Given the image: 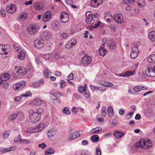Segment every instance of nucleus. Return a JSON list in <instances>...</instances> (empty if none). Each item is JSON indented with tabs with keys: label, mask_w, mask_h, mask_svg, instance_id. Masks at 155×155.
<instances>
[{
	"label": "nucleus",
	"mask_w": 155,
	"mask_h": 155,
	"mask_svg": "<svg viewBox=\"0 0 155 155\" xmlns=\"http://www.w3.org/2000/svg\"><path fill=\"white\" fill-rule=\"evenodd\" d=\"M17 117L16 114H14L9 116V119L11 121L14 120Z\"/></svg>",
	"instance_id": "09e8293b"
},
{
	"label": "nucleus",
	"mask_w": 155,
	"mask_h": 155,
	"mask_svg": "<svg viewBox=\"0 0 155 155\" xmlns=\"http://www.w3.org/2000/svg\"><path fill=\"white\" fill-rule=\"evenodd\" d=\"M148 61L150 63L155 62V54H152L149 55L147 58Z\"/></svg>",
	"instance_id": "cd10ccee"
},
{
	"label": "nucleus",
	"mask_w": 155,
	"mask_h": 155,
	"mask_svg": "<svg viewBox=\"0 0 155 155\" xmlns=\"http://www.w3.org/2000/svg\"><path fill=\"white\" fill-rule=\"evenodd\" d=\"M17 120H22L24 119V116L22 112H19L16 114Z\"/></svg>",
	"instance_id": "2f4dec72"
},
{
	"label": "nucleus",
	"mask_w": 155,
	"mask_h": 155,
	"mask_svg": "<svg viewBox=\"0 0 155 155\" xmlns=\"http://www.w3.org/2000/svg\"><path fill=\"white\" fill-rule=\"evenodd\" d=\"M1 77L3 81H6L9 79L10 77V75L9 73H5L2 74Z\"/></svg>",
	"instance_id": "a878e982"
},
{
	"label": "nucleus",
	"mask_w": 155,
	"mask_h": 155,
	"mask_svg": "<svg viewBox=\"0 0 155 155\" xmlns=\"http://www.w3.org/2000/svg\"><path fill=\"white\" fill-rule=\"evenodd\" d=\"M35 46L38 48H42L44 45L43 40L39 39H36L34 42Z\"/></svg>",
	"instance_id": "4468645a"
},
{
	"label": "nucleus",
	"mask_w": 155,
	"mask_h": 155,
	"mask_svg": "<svg viewBox=\"0 0 155 155\" xmlns=\"http://www.w3.org/2000/svg\"><path fill=\"white\" fill-rule=\"evenodd\" d=\"M107 52V51L103 47H101L99 50V54L102 56H104Z\"/></svg>",
	"instance_id": "c756f323"
},
{
	"label": "nucleus",
	"mask_w": 155,
	"mask_h": 155,
	"mask_svg": "<svg viewBox=\"0 0 155 155\" xmlns=\"http://www.w3.org/2000/svg\"><path fill=\"white\" fill-rule=\"evenodd\" d=\"M76 44V41L74 39H73L68 41L65 45V48L69 49L74 47Z\"/></svg>",
	"instance_id": "f8f14e48"
},
{
	"label": "nucleus",
	"mask_w": 155,
	"mask_h": 155,
	"mask_svg": "<svg viewBox=\"0 0 155 155\" xmlns=\"http://www.w3.org/2000/svg\"><path fill=\"white\" fill-rule=\"evenodd\" d=\"M137 5L140 7L145 6L146 4L144 0H138L137 2Z\"/></svg>",
	"instance_id": "e433bc0d"
},
{
	"label": "nucleus",
	"mask_w": 155,
	"mask_h": 155,
	"mask_svg": "<svg viewBox=\"0 0 155 155\" xmlns=\"http://www.w3.org/2000/svg\"><path fill=\"white\" fill-rule=\"evenodd\" d=\"M44 5L43 3L39 2L35 3L34 6V7L37 11H40L42 10L44 8Z\"/></svg>",
	"instance_id": "f3484780"
},
{
	"label": "nucleus",
	"mask_w": 155,
	"mask_h": 155,
	"mask_svg": "<svg viewBox=\"0 0 155 155\" xmlns=\"http://www.w3.org/2000/svg\"><path fill=\"white\" fill-rule=\"evenodd\" d=\"M57 131L56 130L54 129L49 130L47 133L48 137L50 138L54 136Z\"/></svg>",
	"instance_id": "5701e85b"
},
{
	"label": "nucleus",
	"mask_w": 155,
	"mask_h": 155,
	"mask_svg": "<svg viewBox=\"0 0 155 155\" xmlns=\"http://www.w3.org/2000/svg\"><path fill=\"white\" fill-rule=\"evenodd\" d=\"M65 81L64 80L61 81L60 87L61 88H63L65 87Z\"/></svg>",
	"instance_id": "052dcab7"
},
{
	"label": "nucleus",
	"mask_w": 155,
	"mask_h": 155,
	"mask_svg": "<svg viewBox=\"0 0 155 155\" xmlns=\"http://www.w3.org/2000/svg\"><path fill=\"white\" fill-rule=\"evenodd\" d=\"M21 137L20 135H18L17 137H16L14 138V141L15 142H20L21 143V140L22 139H21Z\"/></svg>",
	"instance_id": "a18cd8bd"
},
{
	"label": "nucleus",
	"mask_w": 155,
	"mask_h": 155,
	"mask_svg": "<svg viewBox=\"0 0 155 155\" xmlns=\"http://www.w3.org/2000/svg\"><path fill=\"white\" fill-rule=\"evenodd\" d=\"M41 35L46 40H49L50 39L53 38V35L51 32L48 31H45L42 33Z\"/></svg>",
	"instance_id": "dca6fc26"
},
{
	"label": "nucleus",
	"mask_w": 155,
	"mask_h": 155,
	"mask_svg": "<svg viewBox=\"0 0 155 155\" xmlns=\"http://www.w3.org/2000/svg\"><path fill=\"white\" fill-rule=\"evenodd\" d=\"M61 36L63 39H66L68 38V34L66 33H62Z\"/></svg>",
	"instance_id": "4d7b16f0"
},
{
	"label": "nucleus",
	"mask_w": 155,
	"mask_h": 155,
	"mask_svg": "<svg viewBox=\"0 0 155 155\" xmlns=\"http://www.w3.org/2000/svg\"><path fill=\"white\" fill-rule=\"evenodd\" d=\"M6 45H0V54H4L5 55L8 54L10 48L8 47Z\"/></svg>",
	"instance_id": "6e6552de"
},
{
	"label": "nucleus",
	"mask_w": 155,
	"mask_h": 155,
	"mask_svg": "<svg viewBox=\"0 0 155 155\" xmlns=\"http://www.w3.org/2000/svg\"><path fill=\"white\" fill-rule=\"evenodd\" d=\"M16 5L14 4H11L6 8L7 12L10 14H13L16 10Z\"/></svg>",
	"instance_id": "9d476101"
},
{
	"label": "nucleus",
	"mask_w": 155,
	"mask_h": 155,
	"mask_svg": "<svg viewBox=\"0 0 155 155\" xmlns=\"http://www.w3.org/2000/svg\"><path fill=\"white\" fill-rule=\"evenodd\" d=\"M91 140L93 142H96L99 141V137L97 135H94L91 137Z\"/></svg>",
	"instance_id": "f704fd0d"
},
{
	"label": "nucleus",
	"mask_w": 155,
	"mask_h": 155,
	"mask_svg": "<svg viewBox=\"0 0 155 155\" xmlns=\"http://www.w3.org/2000/svg\"><path fill=\"white\" fill-rule=\"evenodd\" d=\"M61 21L63 23H67L69 20V15L67 12H64L61 14L60 17Z\"/></svg>",
	"instance_id": "1a4fd4ad"
},
{
	"label": "nucleus",
	"mask_w": 155,
	"mask_h": 155,
	"mask_svg": "<svg viewBox=\"0 0 155 155\" xmlns=\"http://www.w3.org/2000/svg\"><path fill=\"white\" fill-rule=\"evenodd\" d=\"M108 44H109V47L110 49H113L116 48L115 43L114 41L112 40L110 41Z\"/></svg>",
	"instance_id": "473e14b6"
},
{
	"label": "nucleus",
	"mask_w": 155,
	"mask_h": 155,
	"mask_svg": "<svg viewBox=\"0 0 155 155\" xmlns=\"http://www.w3.org/2000/svg\"><path fill=\"white\" fill-rule=\"evenodd\" d=\"M134 90L136 92H138L141 91V88L139 86H137L134 87L133 88Z\"/></svg>",
	"instance_id": "6e6d98bb"
},
{
	"label": "nucleus",
	"mask_w": 155,
	"mask_h": 155,
	"mask_svg": "<svg viewBox=\"0 0 155 155\" xmlns=\"http://www.w3.org/2000/svg\"><path fill=\"white\" fill-rule=\"evenodd\" d=\"M80 136L78 132L74 129H72L70 132L68 139L72 140L75 139Z\"/></svg>",
	"instance_id": "39448f33"
},
{
	"label": "nucleus",
	"mask_w": 155,
	"mask_h": 155,
	"mask_svg": "<svg viewBox=\"0 0 155 155\" xmlns=\"http://www.w3.org/2000/svg\"><path fill=\"white\" fill-rule=\"evenodd\" d=\"M92 20L93 21L97 22L98 20L99 15L97 13H95L92 15Z\"/></svg>",
	"instance_id": "79ce46f5"
},
{
	"label": "nucleus",
	"mask_w": 155,
	"mask_h": 155,
	"mask_svg": "<svg viewBox=\"0 0 155 155\" xmlns=\"http://www.w3.org/2000/svg\"><path fill=\"white\" fill-rule=\"evenodd\" d=\"M131 51L130 56L132 58H135L137 57L139 51L138 46L137 44L135 43H133L131 44Z\"/></svg>",
	"instance_id": "f257e3e1"
},
{
	"label": "nucleus",
	"mask_w": 155,
	"mask_h": 155,
	"mask_svg": "<svg viewBox=\"0 0 155 155\" xmlns=\"http://www.w3.org/2000/svg\"><path fill=\"white\" fill-rule=\"evenodd\" d=\"M114 19L118 24H121L123 21V17L122 15L117 14L115 15Z\"/></svg>",
	"instance_id": "4be33fe9"
},
{
	"label": "nucleus",
	"mask_w": 155,
	"mask_h": 155,
	"mask_svg": "<svg viewBox=\"0 0 155 155\" xmlns=\"http://www.w3.org/2000/svg\"><path fill=\"white\" fill-rule=\"evenodd\" d=\"M148 37L151 41H155V31H153L150 32L149 34Z\"/></svg>",
	"instance_id": "c85d7f7f"
},
{
	"label": "nucleus",
	"mask_w": 155,
	"mask_h": 155,
	"mask_svg": "<svg viewBox=\"0 0 155 155\" xmlns=\"http://www.w3.org/2000/svg\"><path fill=\"white\" fill-rule=\"evenodd\" d=\"M51 72L48 69L45 70L44 72V74L45 77L46 78H48L49 77V75L51 74Z\"/></svg>",
	"instance_id": "a19ab883"
},
{
	"label": "nucleus",
	"mask_w": 155,
	"mask_h": 155,
	"mask_svg": "<svg viewBox=\"0 0 155 155\" xmlns=\"http://www.w3.org/2000/svg\"><path fill=\"white\" fill-rule=\"evenodd\" d=\"M35 113H38V115L41 117V114L43 112V108H38L36 112H35Z\"/></svg>",
	"instance_id": "de8ad7c7"
},
{
	"label": "nucleus",
	"mask_w": 155,
	"mask_h": 155,
	"mask_svg": "<svg viewBox=\"0 0 155 155\" xmlns=\"http://www.w3.org/2000/svg\"><path fill=\"white\" fill-rule=\"evenodd\" d=\"M18 58L21 60L23 59L25 57V54L22 51H20L19 54L17 55Z\"/></svg>",
	"instance_id": "c9c22d12"
},
{
	"label": "nucleus",
	"mask_w": 155,
	"mask_h": 155,
	"mask_svg": "<svg viewBox=\"0 0 155 155\" xmlns=\"http://www.w3.org/2000/svg\"><path fill=\"white\" fill-rule=\"evenodd\" d=\"M134 147L136 149L138 148L139 147H140L142 149H143V148H144L143 145H142V144L141 143V140L139 142L136 143L134 145Z\"/></svg>",
	"instance_id": "58836bf2"
},
{
	"label": "nucleus",
	"mask_w": 155,
	"mask_h": 155,
	"mask_svg": "<svg viewBox=\"0 0 155 155\" xmlns=\"http://www.w3.org/2000/svg\"><path fill=\"white\" fill-rule=\"evenodd\" d=\"M107 113L109 116L111 117L114 115L113 110L112 107L109 106L108 108Z\"/></svg>",
	"instance_id": "72a5a7b5"
},
{
	"label": "nucleus",
	"mask_w": 155,
	"mask_h": 155,
	"mask_svg": "<svg viewBox=\"0 0 155 155\" xmlns=\"http://www.w3.org/2000/svg\"><path fill=\"white\" fill-rule=\"evenodd\" d=\"M141 143L143 145V149H148L152 146L151 141L148 139L141 140Z\"/></svg>",
	"instance_id": "20e7f679"
},
{
	"label": "nucleus",
	"mask_w": 155,
	"mask_h": 155,
	"mask_svg": "<svg viewBox=\"0 0 155 155\" xmlns=\"http://www.w3.org/2000/svg\"><path fill=\"white\" fill-rule=\"evenodd\" d=\"M16 147L15 146L11 147L10 148H6V150H7L6 151L7 152L8 151L15 150L16 149Z\"/></svg>",
	"instance_id": "13d9d810"
},
{
	"label": "nucleus",
	"mask_w": 155,
	"mask_h": 155,
	"mask_svg": "<svg viewBox=\"0 0 155 155\" xmlns=\"http://www.w3.org/2000/svg\"><path fill=\"white\" fill-rule=\"evenodd\" d=\"M51 17V12L50 11H47L44 13L42 18V20L45 22H48Z\"/></svg>",
	"instance_id": "9b49d317"
},
{
	"label": "nucleus",
	"mask_w": 155,
	"mask_h": 155,
	"mask_svg": "<svg viewBox=\"0 0 155 155\" xmlns=\"http://www.w3.org/2000/svg\"><path fill=\"white\" fill-rule=\"evenodd\" d=\"M38 146L39 147H41V149H44L47 146V145L44 143H42L41 144H39Z\"/></svg>",
	"instance_id": "69168bd1"
},
{
	"label": "nucleus",
	"mask_w": 155,
	"mask_h": 155,
	"mask_svg": "<svg viewBox=\"0 0 155 155\" xmlns=\"http://www.w3.org/2000/svg\"><path fill=\"white\" fill-rule=\"evenodd\" d=\"M15 70L17 73L22 75H25L27 72L25 69L21 67H16L15 68Z\"/></svg>",
	"instance_id": "2eb2a0df"
},
{
	"label": "nucleus",
	"mask_w": 155,
	"mask_h": 155,
	"mask_svg": "<svg viewBox=\"0 0 155 155\" xmlns=\"http://www.w3.org/2000/svg\"><path fill=\"white\" fill-rule=\"evenodd\" d=\"M91 62V59L89 56L85 55L82 59L81 62L83 65L90 64Z\"/></svg>",
	"instance_id": "ddd939ff"
},
{
	"label": "nucleus",
	"mask_w": 155,
	"mask_h": 155,
	"mask_svg": "<svg viewBox=\"0 0 155 155\" xmlns=\"http://www.w3.org/2000/svg\"><path fill=\"white\" fill-rule=\"evenodd\" d=\"M8 83L7 82H4L3 83V87L5 89H7L8 87Z\"/></svg>",
	"instance_id": "680f3d73"
},
{
	"label": "nucleus",
	"mask_w": 155,
	"mask_h": 155,
	"mask_svg": "<svg viewBox=\"0 0 155 155\" xmlns=\"http://www.w3.org/2000/svg\"><path fill=\"white\" fill-rule=\"evenodd\" d=\"M102 2V0H91V5L93 7L96 8L101 5Z\"/></svg>",
	"instance_id": "a211bd4d"
},
{
	"label": "nucleus",
	"mask_w": 155,
	"mask_h": 155,
	"mask_svg": "<svg viewBox=\"0 0 155 155\" xmlns=\"http://www.w3.org/2000/svg\"><path fill=\"white\" fill-rule=\"evenodd\" d=\"M44 84V80L43 79H41L38 81H36L33 83L32 84V87H33L38 88L40 86L43 85Z\"/></svg>",
	"instance_id": "aec40b11"
},
{
	"label": "nucleus",
	"mask_w": 155,
	"mask_h": 155,
	"mask_svg": "<svg viewBox=\"0 0 155 155\" xmlns=\"http://www.w3.org/2000/svg\"><path fill=\"white\" fill-rule=\"evenodd\" d=\"M25 84L26 83L25 81L18 82L16 84H15L13 86V89L15 90H18L20 89L21 87L24 86Z\"/></svg>",
	"instance_id": "412c9836"
},
{
	"label": "nucleus",
	"mask_w": 155,
	"mask_h": 155,
	"mask_svg": "<svg viewBox=\"0 0 155 155\" xmlns=\"http://www.w3.org/2000/svg\"><path fill=\"white\" fill-rule=\"evenodd\" d=\"M78 89L79 92L80 93H82L85 91L84 89L83 88V87L82 86H79Z\"/></svg>",
	"instance_id": "0e129e2a"
},
{
	"label": "nucleus",
	"mask_w": 155,
	"mask_h": 155,
	"mask_svg": "<svg viewBox=\"0 0 155 155\" xmlns=\"http://www.w3.org/2000/svg\"><path fill=\"white\" fill-rule=\"evenodd\" d=\"M54 151L55 150L54 148H50L46 150L45 153L46 155L51 154L54 153Z\"/></svg>",
	"instance_id": "4c0bfd02"
},
{
	"label": "nucleus",
	"mask_w": 155,
	"mask_h": 155,
	"mask_svg": "<svg viewBox=\"0 0 155 155\" xmlns=\"http://www.w3.org/2000/svg\"><path fill=\"white\" fill-rule=\"evenodd\" d=\"M134 72L135 71H127L126 72L124 73L125 75V77H128L130 75H133Z\"/></svg>",
	"instance_id": "49530a36"
},
{
	"label": "nucleus",
	"mask_w": 155,
	"mask_h": 155,
	"mask_svg": "<svg viewBox=\"0 0 155 155\" xmlns=\"http://www.w3.org/2000/svg\"><path fill=\"white\" fill-rule=\"evenodd\" d=\"M114 134L115 137L117 139L121 137L124 135V134L122 132L116 130L114 131Z\"/></svg>",
	"instance_id": "393cba45"
},
{
	"label": "nucleus",
	"mask_w": 155,
	"mask_h": 155,
	"mask_svg": "<svg viewBox=\"0 0 155 155\" xmlns=\"http://www.w3.org/2000/svg\"><path fill=\"white\" fill-rule=\"evenodd\" d=\"M86 21L88 24H89L91 23V24H95L92 20V18H86Z\"/></svg>",
	"instance_id": "5fc2aeb1"
},
{
	"label": "nucleus",
	"mask_w": 155,
	"mask_h": 155,
	"mask_svg": "<svg viewBox=\"0 0 155 155\" xmlns=\"http://www.w3.org/2000/svg\"><path fill=\"white\" fill-rule=\"evenodd\" d=\"M146 74L150 77H155V66H153L152 68L148 67L146 70Z\"/></svg>",
	"instance_id": "423d86ee"
},
{
	"label": "nucleus",
	"mask_w": 155,
	"mask_h": 155,
	"mask_svg": "<svg viewBox=\"0 0 155 155\" xmlns=\"http://www.w3.org/2000/svg\"><path fill=\"white\" fill-rule=\"evenodd\" d=\"M30 143V142L29 140L25 139L22 140H21V143H23L25 144H28Z\"/></svg>",
	"instance_id": "338daca9"
},
{
	"label": "nucleus",
	"mask_w": 155,
	"mask_h": 155,
	"mask_svg": "<svg viewBox=\"0 0 155 155\" xmlns=\"http://www.w3.org/2000/svg\"><path fill=\"white\" fill-rule=\"evenodd\" d=\"M102 130V128L100 127H96L92 129V133H95L97 132H99Z\"/></svg>",
	"instance_id": "603ef678"
},
{
	"label": "nucleus",
	"mask_w": 155,
	"mask_h": 155,
	"mask_svg": "<svg viewBox=\"0 0 155 155\" xmlns=\"http://www.w3.org/2000/svg\"><path fill=\"white\" fill-rule=\"evenodd\" d=\"M100 84L103 86L104 87H108V82L106 81H103L102 82L100 83Z\"/></svg>",
	"instance_id": "774afa93"
},
{
	"label": "nucleus",
	"mask_w": 155,
	"mask_h": 155,
	"mask_svg": "<svg viewBox=\"0 0 155 155\" xmlns=\"http://www.w3.org/2000/svg\"><path fill=\"white\" fill-rule=\"evenodd\" d=\"M44 101L42 100L39 99H35L33 100L31 102V104L32 105H39L44 103Z\"/></svg>",
	"instance_id": "6ab92c4d"
},
{
	"label": "nucleus",
	"mask_w": 155,
	"mask_h": 155,
	"mask_svg": "<svg viewBox=\"0 0 155 155\" xmlns=\"http://www.w3.org/2000/svg\"><path fill=\"white\" fill-rule=\"evenodd\" d=\"M113 17L111 15V13L109 12L106 14L104 16V18L107 22L110 21L111 19L113 18Z\"/></svg>",
	"instance_id": "bb28decb"
},
{
	"label": "nucleus",
	"mask_w": 155,
	"mask_h": 155,
	"mask_svg": "<svg viewBox=\"0 0 155 155\" xmlns=\"http://www.w3.org/2000/svg\"><path fill=\"white\" fill-rule=\"evenodd\" d=\"M10 134V132L9 130H7L4 132L2 134L3 138L6 139L8 138Z\"/></svg>",
	"instance_id": "37998d69"
},
{
	"label": "nucleus",
	"mask_w": 155,
	"mask_h": 155,
	"mask_svg": "<svg viewBox=\"0 0 155 155\" xmlns=\"http://www.w3.org/2000/svg\"><path fill=\"white\" fill-rule=\"evenodd\" d=\"M38 30V28L35 25L30 26L27 28L28 32L31 35L37 33Z\"/></svg>",
	"instance_id": "0eeeda50"
},
{
	"label": "nucleus",
	"mask_w": 155,
	"mask_h": 155,
	"mask_svg": "<svg viewBox=\"0 0 155 155\" xmlns=\"http://www.w3.org/2000/svg\"><path fill=\"white\" fill-rule=\"evenodd\" d=\"M31 94H32L31 92L30 91H28L26 92V93L22 94L21 95V96L23 97H28L30 96L31 95Z\"/></svg>",
	"instance_id": "864d4df0"
},
{
	"label": "nucleus",
	"mask_w": 155,
	"mask_h": 155,
	"mask_svg": "<svg viewBox=\"0 0 155 155\" xmlns=\"http://www.w3.org/2000/svg\"><path fill=\"white\" fill-rule=\"evenodd\" d=\"M101 114L104 117H105L107 115L106 108L104 106L102 107V108Z\"/></svg>",
	"instance_id": "c03bdc74"
},
{
	"label": "nucleus",
	"mask_w": 155,
	"mask_h": 155,
	"mask_svg": "<svg viewBox=\"0 0 155 155\" xmlns=\"http://www.w3.org/2000/svg\"><path fill=\"white\" fill-rule=\"evenodd\" d=\"M19 18L22 20H25L27 18V15L25 13H21L19 16Z\"/></svg>",
	"instance_id": "ea45409f"
},
{
	"label": "nucleus",
	"mask_w": 155,
	"mask_h": 155,
	"mask_svg": "<svg viewBox=\"0 0 155 155\" xmlns=\"http://www.w3.org/2000/svg\"><path fill=\"white\" fill-rule=\"evenodd\" d=\"M49 94L54 96V97H55L56 98H59L61 96H64L62 95L60 92H50L49 93Z\"/></svg>",
	"instance_id": "b1692460"
},
{
	"label": "nucleus",
	"mask_w": 155,
	"mask_h": 155,
	"mask_svg": "<svg viewBox=\"0 0 155 155\" xmlns=\"http://www.w3.org/2000/svg\"><path fill=\"white\" fill-rule=\"evenodd\" d=\"M30 120L33 123H37L40 120L41 117L38 113H35L33 110H31L29 113Z\"/></svg>",
	"instance_id": "7ed1b4c3"
},
{
	"label": "nucleus",
	"mask_w": 155,
	"mask_h": 155,
	"mask_svg": "<svg viewBox=\"0 0 155 155\" xmlns=\"http://www.w3.org/2000/svg\"><path fill=\"white\" fill-rule=\"evenodd\" d=\"M96 155H101V151L100 148L97 147L96 150Z\"/></svg>",
	"instance_id": "bf43d9fd"
},
{
	"label": "nucleus",
	"mask_w": 155,
	"mask_h": 155,
	"mask_svg": "<svg viewBox=\"0 0 155 155\" xmlns=\"http://www.w3.org/2000/svg\"><path fill=\"white\" fill-rule=\"evenodd\" d=\"M86 18H92V14L90 11L87 12L86 13Z\"/></svg>",
	"instance_id": "3c124183"
},
{
	"label": "nucleus",
	"mask_w": 155,
	"mask_h": 155,
	"mask_svg": "<svg viewBox=\"0 0 155 155\" xmlns=\"http://www.w3.org/2000/svg\"><path fill=\"white\" fill-rule=\"evenodd\" d=\"M45 127L43 124H40L35 127L28 128L27 132L28 133H33L41 131Z\"/></svg>",
	"instance_id": "f03ea898"
},
{
	"label": "nucleus",
	"mask_w": 155,
	"mask_h": 155,
	"mask_svg": "<svg viewBox=\"0 0 155 155\" xmlns=\"http://www.w3.org/2000/svg\"><path fill=\"white\" fill-rule=\"evenodd\" d=\"M62 112L66 114L67 115H69L70 114V111L69 109L66 107H65L62 110Z\"/></svg>",
	"instance_id": "8fccbe9b"
},
{
	"label": "nucleus",
	"mask_w": 155,
	"mask_h": 155,
	"mask_svg": "<svg viewBox=\"0 0 155 155\" xmlns=\"http://www.w3.org/2000/svg\"><path fill=\"white\" fill-rule=\"evenodd\" d=\"M136 0H123V3L124 4H126L128 5H133L135 2Z\"/></svg>",
	"instance_id": "7c9ffc66"
},
{
	"label": "nucleus",
	"mask_w": 155,
	"mask_h": 155,
	"mask_svg": "<svg viewBox=\"0 0 155 155\" xmlns=\"http://www.w3.org/2000/svg\"><path fill=\"white\" fill-rule=\"evenodd\" d=\"M134 113V112H132L129 113L127 115L126 118L127 119H129L131 118Z\"/></svg>",
	"instance_id": "e2e57ef3"
}]
</instances>
